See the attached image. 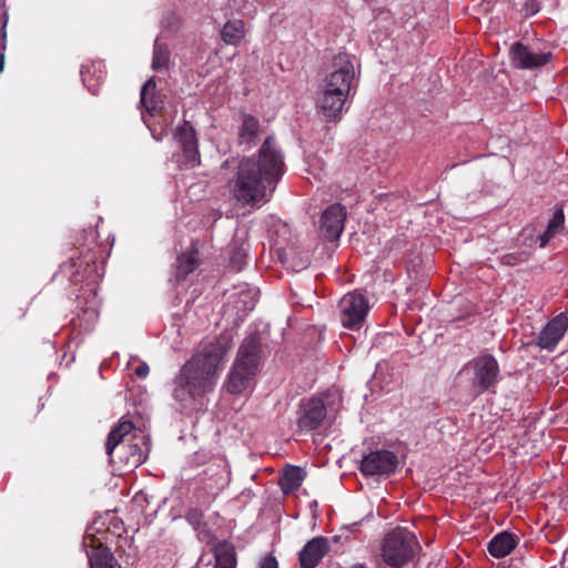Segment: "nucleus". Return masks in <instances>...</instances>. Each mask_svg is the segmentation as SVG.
I'll return each instance as SVG.
<instances>
[{"label": "nucleus", "instance_id": "1", "mask_svg": "<svg viewBox=\"0 0 568 568\" xmlns=\"http://www.w3.org/2000/svg\"><path fill=\"white\" fill-rule=\"evenodd\" d=\"M284 173V158L275 140L268 136L257 155L239 161L234 176L227 183L233 200L242 206L267 202Z\"/></svg>", "mask_w": 568, "mask_h": 568}, {"label": "nucleus", "instance_id": "2", "mask_svg": "<svg viewBox=\"0 0 568 568\" xmlns=\"http://www.w3.org/2000/svg\"><path fill=\"white\" fill-rule=\"evenodd\" d=\"M226 351L221 342L204 345L182 366L174 382L173 397L187 405L213 392Z\"/></svg>", "mask_w": 568, "mask_h": 568}, {"label": "nucleus", "instance_id": "3", "mask_svg": "<svg viewBox=\"0 0 568 568\" xmlns=\"http://www.w3.org/2000/svg\"><path fill=\"white\" fill-rule=\"evenodd\" d=\"M260 353L256 336H248L243 341L227 378L226 387L231 394H241L250 386L258 369Z\"/></svg>", "mask_w": 568, "mask_h": 568}, {"label": "nucleus", "instance_id": "4", "mask_svg": "<svg viewBox=\"0 0 568 568\" xmlns=\"http://www.w3.org/2000/svg\"><path fill=\"white\" fill-rule=\"evenodd\" d=\"M418 549L415 535L406 528L397 527L385 536L381 558L386 566L400 568L414 558Z\"/></svg>", "mask_w": 568, "mask_h": 568}, {"label": "nucleus", "instance_id": "5", "mask_svg": "<svg viewBox=\"0 0 568 568\" xmlns=\"http://www.w3.org/2000/svg\"><path fill=\"white\" fill-rule=\"evenodd\" d=\"M354 59L347 53H338L332 62V70L326 74L323 83L341 88L345 93L351 94L356 87Z\"/></svg>", "mask_w": 568, "mask_h": 568}, {"label": "nucleus", "instance_id": "6", "mask_svg": "<svg viewBox=\"0 0 568 568\" xmlns=\"http://www.w3.org/2000/svg\"><path fill=\"white\" fill-rule=\"evenodd\" d=\"M338 310L342 325L351 329H357L367 316L369 305L364 295L353 292L341 298Z\"/></svg>", "mask_w": 568, "mask_h": 568}, {"label": "nucleus", "instance_id": "7", "mask_svg": "<svg viewBox=\"0 0 568 568\" xmlns=\"http://www.w3.org/2000/svg\"><path fill=\"white\" fill-rule=\"evenodd\" d=\"M349 95L341 88H333L323 83L317 99V109L326 121H337L341 119L343 108Z\"/></svg>", "mask_w": 568, "mask_h": 568}, {"label": "nucleus", "instance_id": "8", "mask_svg": "<svg viewBox=\"0 0 568 568\" xmlns=\"http://www.w3.org/2000/svg\"><path fill=\"white\" fill-rule=\"evenodd\" d=\"M467 368L473 371V386L479 393L487 390L497 382L499 367L497 361L490 355L475 358Z\"/></svg>", "mask_w": 568, "mask_h": 568}, {"label": "nucleus", "instance_id": "9", "mask_svg": "<svg viewBox=\"0 0 568 568\" xmlns=\"http://www.w3.org/2000/svg\"><path fill=\"white\" fill-rule=\"evenodd\" d=\"M230 481V471L225 460L219 459L207 465L203 470L201 484L204 491L215 498Z\"/></svg>", "mask_w": 568, "mask_h": 568}, {"label": "nucleus", "instance_id": "10", "mask_svg": "<svg viewBox=\"0 0 568 568\" xmlns=\"http://www.w3.org/2000/svg\"><path fill=\"white\" fill-rule=\"evenodd\" d=\"M397 456L389 450H376L364 456L361 470L366 476L389 475L395 471Z\"/></svg>", "mask_w": 568, "mask_h": 568}, {"label": "nucleus", "instance_id": "11", "mask_svg": "<svg viewBox=\"0 0 568 568\" xmlns=\"http://www.w3.org/2000/svg\"><path fill=\"white\" fill-rule=\"evenodd\" d=\"M568 329V316L564 313L555 316L541 329L537 345L542 349L554 351Z\"/></svg>", "mask_w": 568, "mask_h": 568}, {"label": "nucleus", "instance_id": "12", "mask_svg": "<svg viewBox=\"0 0 568 568\" xmlns=\"http://www.w3.org/2000/svg\"><path fill=\"white\" fill-rule=\"evenodd\" d=\"M346 209L341 204H332L321 216V231L327 240H336L344 230Z\"/></svg>", "mask_w": 568, "mask_h": 568}, {"label": "nucleus", "instance_id": "13", "mask_svg": "<svg viewBox=\"0 0 568 568\" xmlns=\"http://www.w3.org/2000/svg\"><path fill=\"white\" fill-rule=\"evenodd\" d=\"M511 62L519 69H535L545 65L551 58L550 52H536L530 48L516 43L513 45Z\"/></svg>", "mask_w": 568, "mask_h": 568}, {"label": "nucleus", "instance_id": "14", "mask_svg": "<svg viewBox=\"0 0 568 568\" xmlns=\"http://www.w3.org/2000/svg\"><path fill=\"white\" fill-rule=\"evenodd\" d=\"M326 416V408L322 399L311 398L301 404L298 427L302 430H313L320 426Z\"/></svg>", "mask_w": 568, "mask_h": 568}, {"label": "nucleus", "instance_id": "15", "mask_svg": "<svg viewBox=\"0 0 568 568\" xmlns=\"http://www.w3.org/2000/svg\"><path fill=\"white\" fill-rule=\"evenodd\" d=\"M134 429L133 423L126 419L120 420L112 427L105 443V453L110 457V463H115V453L121 446L126 445Z\"/></svg>", "mask_w": 568, "mask_h": 568}, {"label": "nucleus", "instance_id": "16", "mask_svg": "<svg viewBox=\"0 0 568 568\" xmlns=\"http://www.w3.org/2000/svg\"><path fill=\"white\" fill-rule=\"evenodd\" d=\"M328 540L324 537L311 539L300 551L298 560L302 568H315L328 552Z\"/></svg>", "mask_w": 568, "mask_h": 568}, {"label": "nucleus", "instance_id": "17", "mask_svg": "<svg viewBox=\"0 0 568 568\" xmlns=\"http://www.w3.org/2000/svg\"><path fill=\"white\" fill-rule=\"evenodd\" d=\"M176 139L183 150L185 163L190 166L196 165L200 162V154L197 151L195 131L189 122H184V124L179 128Z\"/></svg>", "mask_w": 568, "mask_h": 568}, {"label": "nucleus", "instance_id": "18", "mask_svg": "<svg viewBox=\"0 0 568 568\" xmlns=\"http://www.w3.org/2000/svg\"><path fill=\"white\" fill-rule=\"evenodd\" d=\"M114 457L115 463L113 464L126 469L136 468L145 460V454L138 444L121 446Z\"/></svg>", "mask_w": 568, "mask_h": 568}, {"label": "nucleus", "instance_id": "19", "mask_svg": "<svg viewBox=\"0 0 568 568\" xmlns=\"http://www.w3.org/2000/svg\"><path fill=\"white\" fill-rule=\"evenodd\" d=\"M517 545L516 536L503 531L496 535L488 544V551L495 558H503L509 555Z\"/></svg>", "mask_w": 568, "mask_h": 568}, {"label": "nucleus", "instance_id": "20", "mask_svg": "<svg viewBox=\"0 0 568 568\" xmlns=\"http://www.w3.org/2000/svg\"><path fill=\"white\" fill-rule=\"evenodd\" d=\"M214 565L213 568H235L236 552L234 546L229 541H221L214 546Z\"/></svg>", "mask_w": 568, "mask_h": 568}, {"label": "nucleus", "instance_id": "21", "mask_svg": "<svg viewBox=\"0 0 568 568\" xmlns=\"http://www.w3.org/2000/svg\"><path fill=\"white\" fill-rule=\"evenodd\" d=\"M305 471L303 468L297 466H287L283 470V475L280 479V485L284 494H290L295 490H297L304 478H305Z\"/></svg>", "mask_w": 568, "mask_h": 568}, {"label": "nucleus", "instance_id": "22", "mask_svg": "<svg viewBox=\"0 0 568 568\" xmlns=\"http://www.w3.org/2000/svg\"><path fill=\"white\" fill-rule=\"evenodd\" d=\"M88 557L91 568H114L116 564L112 552L102 545L92 548Z\"/></svg>", "mask_w": 568, "mask_h": 568}, {"label": "nucleus", "instance_id": "23", "mask_svg": "<svg viewBox=\"0 0 568 568\" xmlns=\"http://www.w3.org/2000/svg\"><path fill=\"white\" fill-rule=\"evenodd\" d=\"M258 129L260 124L257 119L247 114L243 115L239 132V143L250 145L257 136Z\"/></svg>", "mask_w": 568, "mask_h": 568}, {"label": "nucleus", "instance_id": "24", "mask_svg": "<svg viewBox=\"0 0 568 568\" xmlns=\"http://www.w3.org/2000/svg\"><path fill=\"white\" fill-rule=\"evenodd\" d=\"M565 215L561 209L555 211L551 220L547 225V230L539 236L540 247H545L546 244L554 239L558 233L564 230Z\"/></svg>", "mask_w": 568, "mask_h": 568}, {"label": "nucleus", "instance_id": "25", "mask_svg": "<svg viewBox=\"0 0 568 568\" xmlns=\"http://www.w3.org/2000/svg\"><path fill=\"white\" fill-rule=\"evenodd\" d=\"M244 22L242 20L229 21L222 29V39L226 44H237L244 38Z\"/></svg>", "mask_w": 568, "mask_h": 568}, {"label": "nucleus", "instance_id": "26", "mask_svg": "<svg viewBox=\"0 0 568 568\" xmlns=\"http://www.w3.org/2000/svg\"><path fill=\"white\" fill-rule=\"evenodd\" d=\"M155 87L156 84L154 78H150L141 89L140 102L150 114H153V112L156 111L159 104L154 94Z\"/></svg>", "mask_w": 568, "mask_h": 568}, {"label": "nucleus", "instance_id": "27", "mask_svg": "<svg viewBox=\"0 0 568 568\" xmlns=\"http://www.w3.org/2000/svg\"><path fill=\"white\" fill-rule=\"evenodd\" d=\"M196 252H186L176 262V277L184 278L197 267Z\"/></svg>", "mask_w": 568, "mask_h": 568}, {"label": "nucleus", "instance_id": "28", "mask_svg": "<svg viewBox=\"0 0 568 568\" xmlns=\"http://www.w3.org/2000/svg\"><path fill=\"white\" fill-rule=\"evenodd\" d=\"M170 52L165 44L155 41L153 50L152 69L161 71L169 65Z\"/></svg>", "mask_w": 568, "mask_h": 568}, {"label": "nucleus", "instance_id": "29", "mask_svg": "<svg viewBox=\"0 0 568 568\" xmlns=\"http://www.w3.org/2000/svg\"><path fill=\"white\" fill-rule=\"evenodd\" d=\"M93 68V72H91V69L90 68H87L84 70H82V80H83V83L88 87V89L92 92V93H97L98 91V88H99V82L102 78V75L100 74L97 79V82L94 83H91V75H93L97 71V68L95 65H92Z\"/></svg>", "mask_w": 568, "mask_h": 568}, {"label": "nucleus", "instance_id": "30", "mask_svg": "<svg viewBox=\"0 0 568 568\" xmlns=\"http://www.w3.org/2000/svg\"><path fill=\"white\" fill-rule=\"evenodd\" d=\"M245 257L246 253L243 248L234 250L230 258L231 266L237 271L242 270L245 264Z\"/></svg>", "mask_w": 568, "mask_h": 568}, {"label": "nucleus", "instance_id": "31", "mask_svg": "<svg viewBox=\"0 0 568 568\" xmlns=\"http://www.w3.org/2000/svg\"><path fill=\"white\" fill-rule=\"evenodd\" d=\"M186 518L192 525L200 526L202 523L203 514L197 509H191L187 513Z\"/></svg>", "mask_w": 568, "mask_h": 568}, {"label": "nucleus", "instance_id": "32", "mask_svg": "<svg viewBox=\"0 0 568 568\" xmlns=\"http://www.w3.org/2000/svg\"><path fill=\"white\" fill-rule=\"evenodd\" d=\"M260 568H278L275 557H273L271 555L266 556L262 560Z\"/></svg>", "mask_w": 568, "mask_h": 568}, {"label": "nucleus", "instance_id": "33", "mask_svg": "<svg viewBox=\"0 0 568 568\" xmlns=\"http://www.w3.org/2000/svg\"><path fill=\"white\" fill-rule=\"evenodd\" d=\"M134 373L140 377V378H145L149 374V366L146 364H142V365H139L135 369H134Z\"/></svg>", "mask_w": 568, "mask_h": 568}, {"label": "nucleus", "instance_id": "34", "mask_svg": "<svg viewBox=\"0 0 568 568\" xmlns=\"http://www.w3.org/2000/svg\"><path fill=\"white\" fill-rule=\"evenodd\" d=\"M194 568H213L211 561H204L203 558H201L196 566Z\"/></svg>", "mask_w": 568, "mask_h": 568}, {"label": "nucleus", "instance_id": "35", "mask_svg": "<svg viewBox=\"0 0 568 568\" xmlns=\"http://www.w3.org/2000/svg\"><path fill=\"white\" fill-rule=\"evenodd\" d=\"M505 263L507 264H515V257L513 255H506L504 257Z\"/></svg>", "mask_w": 568, "mask_h": 568}, {"label": "nucleus", "instance_id": "36", "mask_svg": "<svg viewBox=\"0 0 568 568\" xmlns=\"http://www.w3.org/2000/svg\"><path fill=\"white\" fill-rule=\"evenodd\" d=\"M4 68V52H0V73L3 71Z\"/></svg>", "mask_w": 568, "mask_h": 568}, {"label": "nucleus", "instance_id": "37", "mask_svg": "<svg viewBox=\"0 0 568 568\" xmlns=\"http://www.w3.org/2000/svg\"><path fill=\"white\" fill-rule=\"evenodd\" d=\"M307 265V261L305 262H302L300 265H298V268H305Z\"/></svg>", "mask_w": 568, "mask_h": 568}, {"label": "nucleus", "instance_id": "38", "mask_svg": "<svg viewBox=\"0 0 568 568\" xmlns=\"http://www.w3.org/2000/svg\"><path fill=\"white\" fill-rule=\"evenodd\" d=\"M352 568H366V567H365V566H363V565H356V566H354V567H352Z\"/></svg>", "mask_w": 568, "mask_h": 568}, {"label": "nucleus", "instance_id": "39", "mask_svg": "<svg viewBox=\"0 0 568 568\" xmlns=\"http://www.w3.org/2000/svg\"><path fill=\"white\" fill-rule=\"evenodd\" d=\"M2 39L3 40L6 39V31H3V33H2Z\"/></svg>", "mask_w": 568, "mask_h": 568}]
</instances>
